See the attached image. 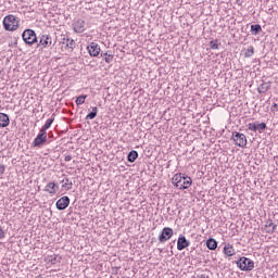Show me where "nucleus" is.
<instances>
[{
  "label": "nucleus",
  "instance_id": "a211bd4d",
  "mask_svg": "<svg viewBox=\"0 0 278 278\" xmlns=\"http://www.w3.org/2000/svg\"><path fill=\"white\" fill-rule=\"evenodd\" d=\"M268 90H270V84L268 83H263L257 88V91L260 92V94H264V92H268Z\"/></svg>",
  "mask_w": 278,
  "mask_h": 278
},
{
  "label": "nucleus",
  "instance_id": "c756f323",
  "mask_svg": "<svg viewBox=\"0 0 278 278\" xmlns=\"http://www.w3.org/2000/svg\"><path fill=\"white\" fill-rule=\"evenodd\" d=\"M247 140H235V144H237L238 147H241V149H244V147H247Z\"/></svg>",
  "mask_w": 278,
  "mask_h": 278
},
{
  "label": "nucleus",
  "instance_id": "58836bf2",
  "mask_svg": "<svg viewBox=\"0 0 278 278\" xmlns=\"http://www.w3.org/2000/svg\"><path fill=\"white\" fill-rule=\"evenodd\" d=\"M230 140H233V132H230Z\"/></svg>",
  "mask_w": 278,
  "mask_h": 278
},
{
  "label": "nucleus",
  "instance_id": "9b49d317",
  "mask_svg": "<svg viewBox=\"0 0 278 278\" xmlns=\"http://www.w3.org/2000/svg\"><path fill=\"white\" fill-rule=\"evenodd\" d=\"M190 247V241H188L184 236H180L177 241L178 251H184V249H188Z\"/></svg>",
  "mask_w": 278,
  "mask_h": 278
},
{
  "label": "nucleus",
  "instance_id": "423d86ee",
  "mask_svg": "<svg viewBox=\"0 0 278 278\" xmlns=\"http://www.w3.org/2000/svg\"><path fill=\"white\" fill-rule=\"evenodd\" d=\"M51 45H53V38H51V35L42 34L39 36V42L37 41V47L49 49Z\"/></svg>",
  "mask_w": 278,
  "mask_h": 278
},
{
  "label": "nucleus",
  "instance_id": "a878e982",
  "mask_svg": "<svg viewBox=\"0 0 278 278\" xmlns=\"http://www.w3.org/2000/svg\"><path fill=\"white\" fill-rule=\"evenodd\" d=\"M253 53H255V48L253 46L248 47L244 52V58H253Z\"/></svg>",
  "mask_w": 278,
  "mask_h": 278
},
{
  "label": "nucleus",
  "instance_id": "dca6fc26",
  "mask_svg": "<svg viewBox=\"0 0 278 278\" xmlns=\"http://www.w3.org/2000/svg\"><path fill=\"white\" fill-rule=\"evenodd\" d=\"M224 253L227 255V257H232V255H236V250L233 249V245L226 244L224 247Z\"/></svg>",
  "mask_w": 278,
  "mask_h": 278
},
{
  "label": "nucleus",
  "instance_id": "bb28decb",
  "mask_svg": "<svg viewBox=\"0 0 278 278\" xmlns=\"http://www.w3.org/2000/svg\"><path fill=\"white\" fill-rule=\"evenodd\" d=\"M88 98V96H79L76 99V105H84V103H86V99Z\"/></svg>",
  "mask_w": 278,
  "mask_h": 278
},
{
  "label": "nucleus",
  "instance_id": "2eb2a0df",
  "mask_svg": "<svg viewBox=\"0 0 278 278\" xmlns=\"http://www.w3.org/2000/svg\"><path fill=\"white\" fill-rule=\"evenodd\" d=\"M206 247L210 249V251H216L218 249V242L214 238H210L206 241Z\"/></svg>",
  "mask_w": 278,
  "mask_h": 278
},
{
  "label": "nucleus",
  "instance_id": "7c9ffc66",
  "mask_svg": "<svg viewBox=\"0 0 278 278\" xmlns=\"http://www.w3.org/2000/svg\"><path fill=\"white\" fill-rule=\"evenodd\" d=\"M114 61V55L109 54L108 56L104 58V62H106V64H112V62Z\"/></svg>",
  "mask_w": 278,
  "mask_h": 278
},
{
  "label": "nucleus",
  "instance_id": "f8f14e48",
  "mask_svg": "<svg viewBox=\"0 0 278 278\" xmlns=\"http://www.w3.org/2000/svg\"><path fill=\"white\" fill-rule=\"evenodd\" d=\"M43 190L48 192V194H58L60 187L55 182H49Z\"/></svg>",
  "mask_w": 278,
  "mask_h": 278
},
{
  "label": "nucleus",
  "instance_id": "393cba45",
  "mask_svg": "<svg viewBox=\"0 0 278 278\" xmlns=\"http://www.w3.org/2000/svg\"><path fill=\"white\" fill-rule=\"evenodd\" d=\"M35 140H47V129L41 128Z\"/></svg>",
  "mask_w": 278,
  "mask_h": 278
},
{
  "label": "nucleus",
  "instance_id": "f257e3e1",
  "mask_svg": "<svg viewBox=\"0 0 278 278\" xmlns=\"http://www.w3.org/2000/svg\"><path fill=\"white\" fill-rule=\"evenodd\" d=\"M172 182L178 190H188L192 186V178L185 174H176L172 178Z\"/></svg>",
  "mask_w": 278,
  "mask_h": 278
},
{
  "label": "nucleus",
  "instance_id": "e433bc0d",
  "mask_svg": "<svg viewBox=\"0 0 278 278\" xmlns=\"http://www.w3.org/2000/svg\"><path fill=\"white\" fill-rule=\"evenodd\" d=\"M71 160H73V156H71V155H66V156H65V161H66V162H71Z\"/></svg>",
  "mask_w": 278,
  "mask_h": 278
},
{
  "label": "nucleus",
  "instance_id": "f704fd0d",
  "mask_svg": "<svg viewBox=\"0 0 278 278\" xmlns=\"http://www.w3.org/2000/svg\"><path fill=\"white\" fill-rule=\"evenodd\" d=\"M194 278H210L206 274H198Z\"/></svg>",
  "mask_w": 278,
  "mask_h": 278
},
{
  "label": "nucleus",
  "instance_id": "4c0bfd02",
  "mask_svg": "<svg viewBox=\"0 0 278 278\" xmlns=\"http://www.w3.org/2000/svg\"><path fill=\"white\" fill-rule=\"evenodd\" d=\"M108 55H109L108 52H104V53L101 52V58H108Z\"/></svg>",
  "mask_w": 278,
  "mask_h": 278
},
{
  "label": "nucleus",
  "instance_id": "ddd939ff",
  "mask_svg": "<svg viewBox=\"0 0 278 278\" xmlns=\"http://www.w3.org/2000/svg\"><path fill=\"white\" fill-rule=\"evenodd\" d=\"M266 233H275L277 229V224L273 222V219H268L264 226Z\"/></svg>",
  "mask_w": 278,
  "mask_h": 278
},
{
  "label": "nucleus",
  "instance_id": "c85d7f7f",
  "mask_svg": "<svg viewBox=\"0 0 278 278\" xmlns=\"http://www.w3.org/2000/svg\"><path fill=\"white\" fill-rule=\"evenodd\" d=\"M220 45L218 43V40H213L210 42V49L217 50Z\"/></svg>",
  "mask_w": 278,
  "mask_h": 278
},
{
  "label": "nucleus",
  "instance_id": "1a4fd4ad",
  "mask_svg": "<svg viewBox=\"0 0 278 278\" xmlns=\"http://www.w3.org/2000/svg\"><path fill=\"white\" fill-rule=\"evenodd\" d=\"M87 51H88L89 55H91V58H97L99 55V53H101V47H99V43H97V42H91L87 47Z\"/></svg>",
  "mask_w": 278,
  "mask_h": 278
},
{
  "label": "nucleus",
  "instance_id": "4468645a",
  "mask_svg": "<svg viewBox=\"0 0 278 278\" xmlns=\"http://www.w3.org/2000/svg\"><path fill=\"white\" fill-rule=\"evenodd\" d=\"M10 125V116L5 113H0V127H8Z\"/></svg>",
  "mask_w": 278,
  "mask_h": 278
},
{
  "label": "nucleus",
  "instance_id": "473e14b6",
  "mask_svg": "<svg viewBox=\"0 0 278 278\" xmlns=\"http://www.w3.org/2000/svg\"><path fill=\"white\" fill-rule=\"evenodd\" d=\"M5 173V165L0 163V177Z\"/></svg>",
  "mask_w": 278,
  "mask_h": 278
},
{
  "label": "nucleus",
  "instance_id": "f03ea898",
  "mask_svg": "<svg viewBox=\"0 0 278 278\" xmlns=\"http://www.w3.org/2000/svg\"><path fill=\"white\" fill-rule=\"evenodd\" d=\"M3 27L5 31H16L18 29V20L14 15H7L3 18Z\"/></svg>",
  "mask_w": 278,
  "mask_h": 278
},
{
  "label": "nucleus",
  "instance_id": "f3484780",
  "mask_svg": "<svg viewBox=\"0 0 278 278\" xmlns=\"http://www.w3.org/2000/svg\"><path fill=\"white\" fill-rule=\"evenodd\" d=\"M62 257L58 256L56 254H51L46 256V262H49L50 264H58Z\"/></svg>",
  "mask_w": 278,
  "mask_h": 278
},
{
  "label": "nucleus",
  "instance_id": "7ed1b4c3",
  "mask_svg": "<svg viewBox=\"0 0 278 278\" xmlns=\"http://www.w3.org/2000/svg\"><path fill=\"white\" fill-rule=\"evenodd\" d=\"M22 38L25 45H28V47L38 43V36L36 35V31L34 29H25L22 34Z\"/></svg>",
  "mask_w": 278,
  "mask_h": 278
},
{
  "label": "nucleus",
  "instance_id": "4be33fe9",
  "mask_svg": "<svg viewBox=\"0 0 278 278\" xmlns=\"http://www.w3.org/2000/svg\"><path fill=\"white\" fill-rule=\"evenodd\" d=\"M127 160L130 163H134L136 160H138V151L131 150L127 155Z\"/></svg>",
  "mask_w": 278,
  "mask_h": 278
},
{
  "label": "nucleus",
  "instance_id": "39448f33",
  "mask_svg": "<svg viewBox=\"0 0 278 278\" xmlns=\"http://www.w3.org/2000/svg\"><path fill=\"white\" fill-rule=\"evenodd\" d=\"M248 129L249 131H254L255 134H264V131H266L267 126L266 123L262 122H253L248 124Z\"/></svg>",
  "mask_w": 278,
  "mask_h": 278
},
{
  "label": "nucleus",
  "instance_id": "6e6552de",
  "mask_svg": "<svg viewBox=\"0 0 278 278\" xmlns=\"http://www.w3.org/2000/svg\"><path fill=\"white\" fill-rule=\"evenodd\" d=\"M72 27L75 31V34H84L86 31V21L79 18L76 20L73 24Z\"/></svg>",
  "mask_w": 278,
  "mask_h": 278
},
{
  "label": "nucleus",
  "instance_id": "2f4dec72",
  "mask_svg": "<svg viewBox=\"0 0 278 278\" xmlns=\"http://www.w3.org/2000/svg\"><path fill=\"white\" fill-rule=\"evenodd\" d=\"M236 138H239V140H245L247 136H244L243 134L240 135V132H237Z\"/></svg>",
  "mask_w": 278,
  "mask_h": 278
},
{
  "label": "nucleus",
  "instance_id": "b1692460",
  "mask_svg": "<svg viewBox=\"0 0 278 278\" xmlns=\"http://www.w3.org/2000/svg\"><path fill=\"white\" fill-rule=\"evenodd\" d=\"M55 121V114H52L49 119H47L46 124L42 126L43 129H49L51 125H53V122Z\"/></svg>",
  "mask_w": 278,
  "mask_h": 278
},
{
  "label": "nucleus",
  "instance_id": "aec40b11",
  "mask_svg": "<svg viewBox=\"0 0 278 278\" xmlns=\"http://www.w3.org/2000/svg\"><path fill=\"white\" fill-rule=\"evenodd\" d=\"M98 112H99V109H97V106H93L92 111L86 116V121H94V118H97Z\"/></svg>",
  "mask_w": 278,
  "mask_h": 278
},
{
  "label": "nucleus",
  "instance_id": "20e7f679",
  "mask_svg": "<svg viewBox=\"0 0 278 278\" xmlns=\"http://www.w3.org/2000/svg\"><path fill=\"white\" fill-rule=\"evenodd\" d=\"M237 266L241 270L251 271L255 268V262H253L251 258H247L243 256L237 261Z\"/></svg>",
  "mask_w": 278,
  "mask_h": 278
},
{
  "label": "nucleus",
  "instance_id": "6ab92c4d",
  "mask_svg": "<svg viewBox=\"0 0 278 278\" xmlns=\"http://www.w3.org/2000/svg\"><path fill=\"white\" fill-rule=\"evenodd\" d=\"M261 31H262V25H260V24L251 25L252 36H257V34H261Z\"/></svg>",
  "mask_w": 278,
  "mask_h": 278
},
{
  "label": "nucleus",
  "instance_id": "cd10ccee",
  "mask_svg": "<svg viewBox=\"0 0 278 278\" xmlns=\"http://www.w3.org/2000/svg\"><path fill=\"white\" fill-rule=\"evenodd\" d=\"M45 142H47L46 140H35L33 142V147H38L39 149H42Z\"/></svg>",
  "mask_w": 278,
  "mask_h": 278
},
{
  "label": "nucleus",
  "instance_id": "5701e85b",
  "mask_svg": "<svg viewBox=\"0 0 278 278\" xmlns=\"http://www.w3.org/2000/svg\"><path fill=\"white\" fill-rule=\"evenodd\" d=\"M65 181V184H64ZM62 188H65L66 190H73V181H71L70 178H65L62 180Z\"/></svg>",
  "mask_w": 278,
  "mask_h": 278
},
{
  "label": "nucleus",
  "instance_id": "72a5a7b5",
  "mask_svg": "<svg viewBox=\"0 0 278 278\" xmlns=\"http://www.w3.org/2000/svg\"><path fill=\"white\" fill-rule=\"evenodd\" d=\"M3 238H5V230L0 227V240H3Z\"/></svg>",
  "mask_w": 278,
  "mask_h": 278
},
{
  "label": "nucleus",
  "instance_id": "c9c22d12",
  "mask_svg": "<svg viewBox=\"0 0 278 278\" xmlns=\"http://www.w3.org/2000/svg\"><path fill=\"white\" fill-rule=\"evenodd\" d=\"M271 112H278V104L277 103H274L271 105Z\"/></svg>",
  "mask_w": 278,
  "mask_h": 278
},
{
  "label": "nucleus",
  "instance_id": "412c9836",
  "mask_svg": "<svg viewBox=\"0 0 278 278\" xmlns=\"http://www.w3.org/2000/svg\"><path fill=\"white\" fill-rule=\"evenodd\" d=\"M63 45H65L67 51H73V48L76 47L77 43L73 39H66V42H63Z\"/></svg>",
  "mask_w": 278,
  "mask_h": 278
},
{
  "label": "nucleus",
  "instance_id": "9d476101",
  "mask_svg": "<svg viewBox=\"0 0 278 278\" xmlns=\"http://www.w3.org/2000/svg\"><path fill=\"white\" fill-rule=\"evenodd\" d=\"M71 205V198L64 195L56 201V210L63 211Z\"/></svg>",
  "mask_w": 278,
  "mask_h": 278
},
{
  "label": "nucleus",
  "instance_id": "0eeeda50",
  "mask_svg": "<svg viewBox=\"0 0 278 278\" xmlns=\"http://www.w3.org/2000/svg\"><path fill=\"white\" fill-rule=\"evenodd\" d=\"M173 228L170 227H165L162 229L161 235L159 236V242H161L162 244L164 242H168V240H170L173 238Z\"/></svg>",
  "mask_w": 278,
  "mask_h": 278
}]
</instances>
